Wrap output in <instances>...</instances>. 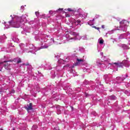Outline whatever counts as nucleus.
I'll return each instance as SVG.
<instances>
[{
  "label": "nucleus",
  "mask_w": 130,
  "mask_h": 130,
  "mask_svg": "<svg viewBox=\"0 0 130 130\" xmlns=\"http://www.w3.org/2000/svg\"><path fill=\"white\" fill-rule=\"evenodd\" d=\"M10 17H11L12 20L9 22V25L13 26L14 28H17L18 25H19V22H14V20H15V18H13V16L12 15H11Z\"/></svg>",
  "instance_id": "1"
},
{
  "label": "nucleus",
  "mask_w": 130,
  "mask_h": 130,
  "mask_svg": "<svg viewBox=\"0 0 130 130\" xmlns=\"http://www.w3.org/2000/svg\"><path fill=\"white\" fill-rule=\"evenodd\" d=\"M76 62L74 64V66L75 67H77V66H79L81 63H82V62H84V61H85V60L84 59H79V58H77L76 59Z\"/></svg>",
  "instance_id": "2"
},
{
  "label": "nucleus",
  "mask_w": 130,
  "mask_h": 130,
  "mask_svg": "<svg viewBox=\"0 0 130 130\" xmlns=\"http://www.w3.org/2000/svg\"><path fill=\"white\" fill-rule=\"evenodd\" d=\"M32 104L31 103H29V105H27V107H24L25 109L27 110L28 112L30 111V110H32L33 109Z\"/></svg>",
  "instance_id": "3"
},
{
  "label": "nucleus",
  "mask_w": 130,
  "mask_h": 130,
  "mask_svg": "<svg viewBox=\"0 0 130 130\" xmlns=\"http://www.w3.org/2000/svg\"><path fill=\"white\" fill-rule=\"evenodd\" d=\"M120 24H121V25H123V26H128V24H129L128 23V21H126V20H123L121 22H120Z\"/></svg>",
  "instance_id": "4"
},
{
  "label": "nucleus",
  "mask_w": 130,
  "mask_h": 130,
  "mask_svg": "<svg viewBox=\"0 0 130 130\" xmlns=\"http://www.w3.org/2000/svg\"><path fill=\"white\" fill-rule=\"evenodd\" d=\"M10 66H11V64L9 63H7L6 64H5L4 65V68L5 69H6V70H8V68H9V67H10Z\"/></svg>",
  "instance_id": "5"
},
{
  "label": "nucleus",
  "mask_w": 130,
  "mask_h": 130,
  "mask_svg": "<svg viewBox=\"0 0 130 130\" xmlns=\"http://www.w3.org/2000/svg\"><path fill=\"white\" fill-rule=\"evenodd\" d=\"M71 35H73V36H78V35H79L78 34V33L74 32V31H72L71 32Z\"/></svg>",
  "instance_id": "6"
},
{
  "label": "nucleus",
  "mask_w": 130,
  "mask_h": 130,
  "mask_svg": "<svg viewBox=\"0 0 130 130\" xmlns=\"http://www.w3.org/2000/svg\"><path fill=\"white\" fill-rule=\"evenodd\" d=\"M110 99H112L113 100H115L116 99V97L114 95H112L110 96Z\"/></svg>",
  "instance_id": "7"
},
{
  "label": "nucleus",
  "mask_w": 130,
  "mask_h": 130,
  "mask_svg": "<svg viewBox=\"0 0 130 130\" xmlns=\"http://www.w3.org/2000/svg\"><path fill=\"white\" fill-rule=\"evenodd\" d=\"M118 68H122V63H118V65L117 66Z\"/></svg>",
  "instance_id": "8"
},
{
  "label": "nucleus",
  "mask_w": 130,
  "mask_h": 130,
  "mask_svg": "<svg viewBox=\"0 0 130 130\" xmlns=\"http://www.w3.org/2000/svg\"><path fill=\"white\" fill-rule=\"evenodd\" d=\"M9 61H14V60H9V61H3V62H0V64H3V63H6V62H9Z\"/></svg>",
  "instance_id": "9"
},
{
  "label": "nucleus",
  "mask_w": 130,
  "mask_h": 130,
  "mask_svg": "<svg viewBox=\"0 0 130 130\" xmlns=\"http://www.w3.org/2000/svg\"><path fill=\"white\" fill-rule=\"evenodd\" d=\"M21 62H22V60H21V58H19L18 60L17 61V63H20Z\"/></svg>",
  "instance_id": "10"
},
{
  "label": "nucleus",
  "mask_w": 130,
  "mask_h": 130,
  "mask_svg": "<svg viewBox=\"0 0 130 130\" xmlns=\"http://www.w3.org/2000/svg\"><path fill=\"white\" fill-rule=\"evenodd\" d=\"M104 42V41L103 40H101L100 41V42H99V43H100V44H103V43Z\"/></svg>",
  "instance_id": "11"
},
{
  "label": "nucleus",
  "mask_w": 130,
  "mask_h": 130,
  "mask_svg": "<svg viewBox=\"0 0 130 130\" xmlns=\"http://www.w3.org/2000/svg\"><path fill=\"white\" fill-rule=\"evenodd\" d=\"M10 94H15V90L12 89V90L10 91Z\"/></svg>",
  "instance_id": "12"
},
{
  "label": "nucleus",
  "mask_w": 130,
  "mask_h": 130,
  "mask_svg": "<svg viewBox=\"0 0 130 130\" xmlns=\"http://www.w3.org/2000/svg\"><path fill=\"white\" fill-rule=\"evenodd\" d=\"M68 11L69 12H74V10L71 9V8H68Z\"/></svg>",
  "instance_id": "13"
},
{
  "label": "nucleus",
  "mask_w": 130,
  "mask_h": 130,
  "mask_svg": "<svg viewBox=\"0 0 130 130\" xmlns=\"http://www.w3.org/2000/svg\"><path fill=\"white\" fill-rule=\"evenodd\" d=\"M77 23H78V24H80V23H81V20H80V19H78V20H77Z\"/></svg>",
  "instance_id": "14"
},
{
  "label": "nucleus",
  "mask_w": 130,
  "mask_h": 130,
  "mask_svg": "<svg viewBox=\"0 0 130 130\" xmlns=\"http://www.w3.org/2000/svg\"><path fill=\"white\" fill-rule=\"evenodd\" d=\"M37 128V126H36V125H34V126H32V128H33V129L35 128V129H36Z\"/></svg>",
  "instance_id": "15"
},
{
  "label": "nucleus",
  "mask_w": 130,
  "mask_h": 130,
  "mask_svg": "<svg viewBox=\"0 0 130 130\" xmlns=\"http://www.w3.org/2000/svg\"><path fill=\"white\" fill-rule=\"evenodd\" d=\"M102 28L103 29H105V25H102Z\"/></svg>",
  "instance_id": "16"
},
{
  "label": "nucleus",
  "mask_w": 130,
  "mask_h": 130,
  "mask_svg": "<svg viewBox=\"0 0 130 130\" xmlns=\"http://www.w3.org/2000/svg\"><path fill=\"white\" fill-rule=\"evenodd\" d=\"M113 64H115L117 67V66L118 64V63H117V62H114Z\"/></svg>",
  "instance_id": "17"
},
{
  "label": "nucleus",
  "mask_w": 130,
  "mask_h": 130,
  "mask_svg": "<svg viewBox=\"0 0 130 130\" xmlns=\"http://www.w3.org/2000/svg\"><path fill=\"white\" fill-rule=\"evenodd\" d=\"M66 17H71V16L69 14H66Z\"/></svg>",
  "instance_id": "18"
},
{
  "label": "nucleus",
  "mask_w": 130,
  "mask_h": 130,
  "mask_svg": "<svg viewBox=\"0 0 130 130\" xmlns=\"http://www.w3.org/2000/svg\"><path fill=\"white\" fill-rule=\"evenodd\" d=\"M88 25H89L90 26H92V24H90V22H87Z\"/></svg>",
  "instance_id": "19"
},
{
  "label": "nucleus",
  "mask_w": 130,
  "mask_h": 130,
  "mask_svg": "<svg viewBox=\"0 0 130 130\" xmlns=\"http://www.w3.org/2000/svg\"><path fill=\"white\" fill-rule=\"evenodd\" d=\"M35 14H36V15H38V14H39V12H35Z\"/></svg>",
  "instance_id": "20"
},
{
  "label": "nucleus",
  "mask_w": 130,
  "mask_h": 130,
  "mask_svg": "<svg viewBox=\"0 0 130 130\" xmlns=\"http://www.w3.org/2000/svg\"><path fill=\"white\" fill-rule=\"evenodd\" d=\"M92 28H94V29H97V27L96 26H92Z\"/></svg>",
  "instance_id": "21"
},
{
  "label": "nucleus",
  "mask_w": 130,
  "mask_h": 130,
  "mask_svg": "<svg viewBox=\"0 0 130 130\" xmlns=\"http://www.w3.org/2000/svg\"><path fill=\"white\" fill-rule=\"evenodd\" d=\"M58 11H62V9H59Z\"/></svg>",
  "instance_id": "22"
},
{
  "label": "nucleus",
  "mask_w": 130,
  "mask_h": 130,
  "mask_svg": "<svg viewBox=\"0 0 130 130\" xmlns=\"http://www.w3.org/2000/svg\"><path fill=\"white\" fill-rule=\"evenodd\" d=\"M99 29H100V28H99V27H96V30H99Z\"/></svg>",
  "instance_id": "23"
},
{
  "label": "nucleus",
  "mask_w": 130,
  "mask_h": 130,
  "mask_svg": "<svg viewBox=\"0 0 130 130\" xmlns=\"http://www.w3.org/2000/svg\"><path fill=\"white\" fill-rule=\"evenodd\" d=\"M48 47H46V46H45V48H47Z\"/></svg>",
  "instance_id": "24"
},
{
  "label": "nucleus",
  "mask_w": 130,
  "mask_h": 130,
  "mask_svg": "<svg viewBox=\"0 0 130 130\" xmlns=\"http://www.w3.org/2000/svg\"><path fill=\"white\" fill-rule=\"evenodd\" d=\"M66 58H67V59H69V57H67Z\"/></svg>",
  "instance_id": "25"
},
{
  "label": "nucleus",
  "mask_w": 130,
  "mask_h": 130,
  "mask_svg": "<svg viewBox=\"0 0 130 130\" xmlns=\"http://www.w3.org/2000/svg\"><path fill=\"white\" fill-rule=\"evenodd\" d=\"M71 39H74V38H71Z\"/></svg>",
  "instance_id": "26"
}]
</instances>
